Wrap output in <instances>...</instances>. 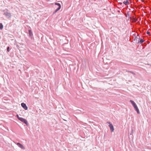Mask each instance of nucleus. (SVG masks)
<instances>
[{
	"mask_svg": "<svg viewBox=\"0 0 151 151\" xmlns=\"http://www.w3.org/2000/svg\"><path fill=\"white\" fill-rule=\"evenodd\" d=\"M21 106L25 110H26L27 109L28 107L27 106L26 104L24 103H22L21 104Z\"/></svg>",
	"mask_w": 151,
	"mask_h": 151,
	"instance_id": "nucleus-5",
	"label": "nucleus"
},
{
	"mask_svg": "<svg viewBox=\"0 0 151 151\" xmlns=\"http://www.w3.org/2000/svg\"><path fill=\"white\" fill-rule=\"evenodd\" d=\"M17 118L19 120V118H21V117H20L19 116V115H17Z\"/></svg>",
	"mask_w": 151,
	"mask_h": 151,
	"instance_id": "nucleus-15",
	"label": "nucleus"
},
{
	"mask_svg": "<svg viewBox=\"0 0 151 151\" xmlns=\"http://www.w3.org/2000/svg\"><path fill=\"white\" fill-rule=\"evenodd\" d=\"M17 145L22 150L25 149V148L23 146V145L19 143H16Z\"/></svg>",
	"mask_w": 151,
	"mask_h": 151,
	"instance_id": "nucleus-4",
	"label": "nucleus"
},
{
	"mask_svg": "<svg viewBox=\"0 0 151 151\" xmlns=\"http://www.w3.org/2000/svg\"><path fill=\"white\" fill-rule=\"evenodd\" d=\"M147 34H148V35H150V32H149L148 31H147Z\"/></svg>",
	"mask_w": 151,
	"mask_h": 151,
	"instance_id": "nucleus-16",
	"label": "nucleus"
},
{
	"mask_svg": "<svg viewBox=\"0 0 151 151\" xmlns=\"http://www.w3.org/2000/svg\"><path fill=\"white\" fill-rule=\"evenodd\" d=\"M130 101L133 105V106L136 105L134 101L131 100H130Z\"/></svg>",
	"mask_w": 151,
	"mask_h": 151,
	"instance_id": "nucleus-10",
	"label": "nucleus"
},
{
	"mask_svg": "<svg viewBox=\"0 0 151 151\" xmlns=\"http://www.w3.org/2000/svg\"><path fill=\"white\" fill-rule=\"evenodd\" d=\"M123 3L125 5H129V2L128 1H124L123 2Z\"/></svg>",
	"mask_w": 151,
	"mask_h": 151,
	"instance_id": "nucleus-11",
	"label": "nucleus"
},
{
	"mask_svg": "<svg viewBox=\"0 0 151 151\" xmlns=\"http://www.w3.org/2000/svg\"><path fill=\"white\" fill-rule=\"evenodd\" d=\"M127 72H128L130 73H132V74H133L134 75H136L135 73H134L133 72H132V71H127Z\"/></svg>",
	"mask_w": 151,
	"mask_h": 151,
	"instance_id": "nucleus-13",
	"label": "nucleus"
},
{
	"mask_svg": "<svg viewBox=\"0 0 151 151\" xmlns=\"http://www.w3.org/2000/svg\"><path fill=\"white\" fill-rule=\"evenodd\" d=\"M127 1H128V0H126Z\"/></svg>",
	"mask_w": 151,
	"mask_h": 151,
	"instance_id": "nucleus-17",
	"label": "nucleus"
},
{
	"mask_svg": "<svg viewBox=\"0 0 151 151\" xmlns=\"http://www.w3.org/2000/svg\"><path fill=\"white\" fill-rule=\"evenodd\" d=\"M19 119H19V120H20V121H21L22 122H23L24 123H25L26 125L27 124H28V122H27V121L26 119H24V118H22V117H21V118H19Z\"/></svg>",
	"mask_w": 151,
	"mask_h": 151,
	"instance_id": "nucleus-3",
	"label": "nucleus"
},
{
	"mask_svg": "<svg viewBox=\"0 0 151 151\" xmlns=\"http://www.w3.org/2000/svg\"><path fill=\"white\" fill-rule=\"evenodd\" d=\"M9 47H8L7 48V50L8 52H9Z\"/></svg>",
	"mask_w": 151,
	"mask_h": 151,
	"instance_id": "nucleus-14",
	"label": "nucleus"
},
{
	"mask_svg": "<svg viewBox=\"0 0 151 151\" xmlns=\"http://www.w3.org/2000/svg\"><path fill=\"white\" fill-rule=\"evenodd\" d=\"M134 107L135 109V110L137 111V112L138 114H139L140 113L139 111V109L137 105L134 106Z\"/></svg>",
	"mask_w": 151,
	"mask_h": 151,
	"instance_id": "nucleus-7",
	"label": "nucleus"
},
{
	"mask_svg": "<svg viewBox=\"0 0 151 151\" xmlns=\"http://www.w3.org/2000/svg\"><path fill=\"white\" fill-rule=\"evenodd\" d=\"M144 42V40L142 39L139 38V40H138V43L139 44H140Z\"/></svg>",
	"mask_w": 151,
	"mask_h": 151,
	"instance_id": "nucleus-8",
	"label": "nucleus"
},
{
	"mask_svg": "<svg viewBox=\"0 0 151 151\" xmlns=\"http://www.w3.org/2000/svg\"><path fill=\"white\" fill-rule=\"evenodd\" d=\"M3 25L1 23H0V29L1 30L3 28Z\"/></svg>",
	"mask_w": 151,
	"mask_h": 151,
	"instance_id": "nucleus-12",
	"label": "nucleus"
},
{
	"mask_svg": "<svg viewBox=\"0 0 151 151\" xmlns=\"http://www.w3.org/2000/svg\"><path fill=\"white\" fill-rule=\"evenodd\" d=\"M3 12H4V14L5 15L6 17L7 18H9L11 17V14L9 12V11L7 9L3 10Z\"/></svg>",
	"mask_w": 151,
	"mask_h": 151,
	"instance_id": "nucleus-1",
	"label": "nucleus"
},
{
	"mask_svg": "<svg viewBox=\"0 0 151 151\" xmlns=\"http://www.w3.org/2000/svg\"><path fill=\"white\" fill-rule=\"evenodd\" d=\"M55 4L56 5H57L58 6V7L53 12V14L55 13L57 11L59 10L61 7V5L59 3H55Z\"/></svg>",
	"mask_w": 151,
	"mask_h": 151,
	"instance_id": "nucleus-2",
	"label": "nucleus"
},
{
	"mask_svg": "<svg viewBox=\"0 0 151 151\" xmlns=\"http://www.w3.org/2000/svg\"><path fill=\"white\" fill-rule=\"evenodd\" d=\"M29 37H32L33 36L32 32L31 30H29Z\"/></svg>",
	"mask_w": 151,
	"mask_h": 151,
	"instance_id": "nucleus-9",
	"label": "nucleus"
},
{
	"mask_svg": "<svg viewBox=\"0 0 151 151\" xmlns=\"http://www.w3.org/2000/svg\"><path fill=\"white\" fill-rule=\"evenodd\" d=\"M109 126L110 127L111 132H113L114 130V128L113 125L111 124L110 123V122H109Z\"/></svg>",
	"mask_w": 151,
	"mask_h": 151,
	"instance_id": "nucleus-6",
	"label": "nucleus"
}]
</instances>
